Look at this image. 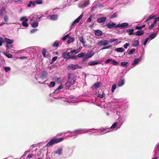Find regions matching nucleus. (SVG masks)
Returning a JSON list of instances; mask_svg holds the SVG:
<instances>
[{"label":"nucleus","mask_w":159,"mask_h":159,"mask_svg":"<svg viewBox=\"0 0 159 159\" xmlns=\"http://www.w3.org/2000/svg\"><path fill=\"white\" fill-rule=\"evenodd\" d=\"M68 80L65 84V86L66 89H69L71 85L75 84L76 82L75 80L74 79L75 76L71 73H69L68 74Z\"/></svg>","instance_id":"f257e3e1"},{"label":"nucleus","mask_w":159,"mask_h":159,"mask_svg":"<svg viewBox=\"0 0 159 159\" xmlns=\"http://www.w3.org/2000/svg\"><path fill=\"white\" fill-rule=\"evenodd\" d=\"M63 138H53L47 144L46 146L48 147L52 146L54 144L62 141L63 140Z\"/></svg>","instance_id":"f03ea898"},{"label":"nucleus","mask_w":159,"mask_h":159,"mask_svg":"<svg viewBox=\"0 0 159 159\" xmlns=\"http://www.w3.org/2000/svg\"><path fill=\"white\" fill-rule=\"evenodd\" d=\"M95 129H95L94 128H92L91 129H78L72 131H68L66 132L65 133H68L69 132H71V133L77 132V134H81L83 133H87V132H89V130H94Z\"/></svg>","instance_id":"7ed1b4c3"},{"label":"nucleus","mask_w":159,"mask_h":159,"mask_svg":"<svg viewBox=\"0 0 159 159\" xmlns=\"http://www.w3.org/2000/svg\"><path fill=\"white\" fill-rule=\"evenodd\" d=\"M20 20L22 21V25L25 27H27L29 25L27 23V21L28 20V19L26 18V16H23L20 18Z\"/></svg>","instance_id":"20e7f679"},{"label":"nucleus","mask_w":159,"mask_h":159,"mask_svg":"<svg viewBox=\"0 0 159 159\" xmlns=\"http://www.w3.org/2000/svg\"><path fill=\"white\" fill-rule=\"evenodd\" d=\"M117 28L120 27L121 29H124L126 28L129 27H130L131 25L129 26L128 23L126 22H124L118 24L117 25Z\"/></svg>","instance_id":"39448f33"},{"label":"nucleus","mask_w":159,"mask_h":159,"mask_svg":"<svg viewBox=\"0 0 159 159\" xmlns=\"http://www.w3.org/2000/svg\"><path fill=\"white\" fill-rule=\"evenodd\" d=\"M62 88H63V86L61 85H60L58 88L54 91V92L51 94L52 96L54 98L58 99V98H56L53 97L54 94L58 93L60 92V90Z\"/></svg>","instance_id":"423d86ee"},{"label":"nucleus","mask_w":159,"mask_h":159,"mask_svg":"<svg viewBox=\"0 0 159 159\" xmlns=\"http://www.w3.org/2000/svg\"><path fill=\"white\" fill-rule=\"evenodd\" d=\"M107 26L109 29H112L115 28H117V25L112 22H108L106 25Z\"/></svg>","instance_id":"0eeeda50"},{"label":"nucleus","mask_w":159,"mask_h":159,"mask_svg":"<svg viewBox=\"0 0 159 159\" xmlns=\"http://www.w3.org/2000/svg\"><path fill=\"white\" fill-rule=\"evenodd\" d=\"M109 43V41L107 40H102L100 41L98 43V45L102 46H105L107 45Z\"/></svg>","instance_id":"6e6552de"},{"label":"nucleus","mask_w":159,"mask_h":159,"mask_svg":"<svg viewBox=\"0 0 159 159\" xmlns=\"http://www.w3.org/2000/svg\"><path fill=\"white\" fill-rule=\"evenodd\" d=\"M79 66L78 65H74L73 64H71L68 66V70H74L77 68H79Z\"/></svg>","instance_id":"1a4fd4ad"},{"label":"nucleus","mask_w":159,"mask_h":159,"mask_svg":"<svg viewBox=\"0 0 159 159\" xmlns=\"http://www.w3.org/2000/svg\"><path fill=\"white\" fill-rule=\"evenodd\" d=\"M63 150V148L62 147L58 148L57 150L54 152V153L57 154L60 156L62 154Z\"/></svg>","instance_id":"9d476101"},{"label":"nucleus","mask_w":159,"mask_h":159,"mask_svg":"<svg viewBox=\"0 0 159 159\" xmlns=\"http://www.w3.org/2000/svg\"><path fill=\"white\" fill-rule=\"evenodd\" d=\"M83 14L80 15L77 19H76L71 24V26H72L75 25V24L78 23L81 18L83 16Z\"/></svg>","instance_id":"9b49d317"},{"label":"nucleus","mask_w":159,"mask_h":159,"mask_svg":"<svg viewBox=\"0 0 159 159\" xmlns=\"http://www.w3.org/2000/svg\"><path fill=\"white\" fill-rule=\"evenodd\" d=\"M94 54V52L93 51H91L86 53L84 58L86 59H89L93 57Z\"/></svg>","instance_id":"f8f14e48"},{"label":"nucleus","mask_w":159,"mask_h":159,"mask_svg":"<svg viewBox=\"0 0 159 159\" xmlns=\"http://www.w3.org/2000/svg\"><path fill=\"white\" fill-rule=\"evenodd\" d=\"M48 72L47 71L44 70L40 74V78L42 79L46 78L47 77Z\"/></svg>","instance_id":"ddd939ff"},{"label":"nucleus","mask_w":159,"mask_h":159,"mask_svg":"<svg viewBox=\"0 0 159 159\" xmlns=\"http://www.w3.org/2000/svg\"><path fill=\"white\" fill-rule=\"evenodd\" d=\"M142 59L141 57H140L139 58H135L132 64V65L133 66H134L136 65L138 62L140 61Z\"/></svg>","instance_id":"4468645a"},{"label":"nucleus","mask_w":159,"mask_h":159,"mask_svg":"<svg viewBox=\"0 0 159 159\" xmlns=\"http://www.w3.org/2000/svg\"><path fill=\"white\" fill-rule=\"evenodd\" d=\"M125 80L124 79H120L117 83V85L118 87H121L124 84Z\"/></svg>","instance_id":"2eb2a0df"},{"label":"nucleus","mask_w":159,"mask_h":159,"mask_svg":"<svg viewBox=\"0 0 159 159\" xmlns=\"http://www.w3.org/2000/svg\"><path fill=\"white\" fill-rule=\"evenodd\" d=\"M62 56L65 59H68L70 58V56L69 52H63L62 53Z\"/></svg>","instance_id":"dca6fc26"},{"label":"nucleus","mask_w":159,"mask_h":159,"mask_svg":"<svg viewBox=\"0 0 159 159\" xmlns=\"http://www.w3.org/2000/svg\"><path fill=\"white\" fill-rule=\"evenodd\" d=\"M157 34L155 33H153L151 34H150L148 35V39L150 40H152L154 39L157 36Z\"/></svg>","instance_id":"f3484780"},{"label":"nucleus","mask_w":159,"mask_h":159,"mask_svg":"<svg viewBox=\"0 0 159 159\" xmlns=\"http://www.w3.org/2000/svg\"><path fill=\"white\" fill-rule=\"evenodd\" d=\"M89 4V0H87L85 1L84 2V4L82 5H81L80 7L81 8H84L87 6H88Z\"/></svg>","instance_id":"a211bd4d"},{"label":"nucleus","mask_w":159,"mask_h":159,"mask_svg":"<svg viewBox=\"0 0 159 159\" xmlns=\"http://www.w3.org/2000/svg\"><path fill=\"white\" fill-rule=\"evenodd\" d=\"M4 41L5 42L6 44H11L14 42V40L12 39H9L5 38V40Z\"/></svg>","instance_id":"6ab92c4d"},{"label":"nucleus","mask_w":159,"mask_h":159,"mask_svg":"<svg viewBox=\"0 0 159 159\" xmlns=\"http://www.w3.org/2000/svg\"><path fill=\"white\" fill-rule=\"evenodd\" d=\"M99 63V62H96L94 61H91L88 62V64L90 66H93L97 65Z\"/></svg>","instance_id":"aec40b11"},{"label":"nucleus","mask_w":159,"mask_h":159,"mask_svg":"<svg viewBox=\"0 0 159 159\" xmlns=\"http://www.w3.org/2000/svg\"><path fill=\"white\" fill-rule=\"evenodd\" d=\"M95 34L98 36H100L102 35V33L101 30H97L95 31Z\"/></svg>","instance_id":"412c9836"},{"label":"nucleus","mask_w":159,"mask_h":159,"mask_svg":"<svg viewBox=\"0 0 159 159\" xmlns=\"http://www.w3.org/2000/svg\"><path fill=\"white\" fill-rule=\"evenodd\" d=\"M106 19L107 18L106 17H101L97 19V21L99 23H101L105 22Z\"/></svg>","instance_id":"4be33fe9"},{"label":"nucleus","mask_w":159,"mask_h":159,"mask_svg":"<svg viewBox=\"0 0 159 159\" xmlns=\"http://www.w3.org/2000/svg\"><path fill=\"white\" fill-rule=\"evenodd\" d=\"M134 30L133 29H127L126 30V32L128 33L129 35H135V33H134Z\"/></svg>","instance_id":"5701e85b"},{"label":"nucleus","mask_w":159,"mask_h":159,"mask_svg":"<svg viewBox=\"0 0 159 159\" xmlns=\"http://www.w3.org/2000/svg\"><path fill=\"white\" fill-rule=\"evenodd\" d=\"M58 16L57 14H54L50 16V19L52 20H57Z\"/></svg>","instance_id":"b1692460"},{"label":"nucleus","mask_w":159,"mask_h":159,"mask_svg":"<svg viewBox=\"0 0 159 159\" xmlns=\"http://www.w3.org/2000/svg\"><path fill=\"white\" fill-rule=\"evenodd\" d=\"M139 44V41L138 40H135L134 41L132 44L133 46L134 47H136L138 46Z\"/></svg>","instance_id":"393cba45"},{"label":"nucleus","mask_w":159,"mask_h":159,"mask_svg":"<svg viewBox=\"0 0 159 159\" xmlns=\"http://www.w3.org/2000/svg\"><path fill=\"white\" fill-rule=\"evenodd\" d=\"M100 83L99 82L95 84L92 86L93 89H96L100 86Z\"/></svg>","instance_id":"a878e982"},{"label":"nucleus","mask_w":159,"mask_h":159,"mask_svg":"<svg viewBox=\"0 0 159 159\" xmlns=\"http://www.w3.org/2000/svg\"><path fill=\"white\" fill-rule=\"evenodd\" d=\"M79 39L80 40V42L82 43L83 45L84 46H86V45H85V43H86V42L84 41L83 36H81V37H80L79 38Z\"/></svg>","instance_id":"bb28decb"},{"label":"nucleus","mask_w":159,"mask_h":159,"mask_svg":"<svg viewBox=\"0 0 159 159\" xmlns=\"http://www.w3.org/2000/svg\"><path fill=\"white\" fill-rule=\"evenodd\" d=\"M144 34V33L142 30H138L137 31L136 33H135V35L140 36Z\"/></svg>","instance_id":"cd10ccee"},{"label":"nucleus","mask_w":159,"mask_h":159,"mask_svg":"<svg viewBox=\"0 0 159 159\" xmlns=\"http://www.w3.org/2000/svg\"><path fill=\"white\" fill-rule=\"evenodd\" d=\"M31 25L32 27L35 28L38 26L39 23L38 22L35 21L31 23Z\"/></svg>","instance_id":"c85d7f7f"},{"label":"nucleus","mask_w":159,"mask_h":159,"mask_svg":"<svg viewBox=\"0 0 159 159\" xmlns=\"http://www.w3.org/2000/svg\"><path fill=\"white\" fill-rule=\"evenodd\" d=\"M115 51L118 52H124V50L122 48H116Z\"/></svg>","instance_id":"c756f323"},{"label":"nucleus","mask_w":159,"mask_h":159,"mask_svg":"<svg viewBox=\"0 0 159 159\" xmlns=\"http://www.w3.org/2000/svg\"><path fill=\"white\" fill-rule=\"evenodd\" d=\"M74 40V39L73 37H69V39L67 41V43L68 44H70L71 42H73Z\"/></svg>","instance_id":"7c9ffc66"},{"label":"nucleus","mask_w":159,"mask_h":159,"mask_svg":"<svg viewBox=\"0 0 159 159\" xmlns=\"http://www.w3.org/2000/svg\"><path fill=\"white\" fill-rule=\"evenodd\" d=\"M111 63L114 65L116 66L118 64V63L117 61L113 59L112 58H111Z\"/></svg>","instance_id":"2f4dec72"},{"label":"nucleus","mask_w":159,"mask_h":159,"mask_svg":"<svg viewBox=\"0 0 159 159\" xmlns=\"http://www.w3.org/2000/svg\"><path fill=\"white\" fill-rule=\"evenodd\" d=\"M128 63V62H122L120 63V66L123 67H126L127 66V65Z\"/></svg>","instance_id":"473e14b6"},{"label":"nucleus","mask_w":159,"mask_h":159,"mask_svg":"<svg viewBox=\"0 0 159 159\" xmlns=\"http://www.w3.org/2000/svg\"><path fill=\"white\" fill-rule=\"evenodd\" d=\"M46 50L45 49L43 48L42 50V53L44 57H47V56L46 55Z\"/></svg>","instance_id":"72a5a7b5"},{"label":"nucleus","mask_w":159,"mask_h":159,"mask_svg":"<svg viewBox=\"0 0 159 159\" xmlns=\"http://www.w3.org/2000/svg\"><path fill=\"white\" fill-rule=\"evenodd\" d=\"M128 107V106L126 103L123 104L120 107L121 108H122L123 110L127 108Z\"/></svg>","instance_id":"f704fd0d"},{"label":"nucleus","mask_w":159,"mask_h":159,"mask_svg":"<svg viewBox=\"0 0 159 159\" xmlns=\"http://www.w3.org/2000/svg\"><path fill=\"white\" fill-rule=\"evenodd\" d=\"M98 7V5L97 4H96L95 5L93 6L91 8L90 11L91 12H92L95 11L97 8Z\"/></svg>","instance_id":"c9c22d12"},{"label":"nucleus","mask_w":159,"mask_h":159,"mask_svg":"<svg viewBox=\"0 0 159 159\" xmlns=\"http://www.w3.org/2000/svg\"><path fill=\"white\" fill-rule=\"evenodd\" d=\"M4 20L5 22V23L7 24V22H8L9 20L8 16L7 15H5L4 16Z\"/></svg>","instance_id":"e433bc0d"},{"label":"nucleus","mask_w":159,"mask_h":159,"mask_svg":"<svg viewBox=\"0 0 159 159\" xmlns=\"http://www.w3.org/2000/svg\"><path fill=\"white\" fill-rule=\"evenodd\" d=\"M116 84H113L111 87V92H114L115 90L116 89Z\"/></svg>","instance_id":"4c0bfd02"},{"label":"nucleus","mask_w":159,"mask_h":159,"mask_svg":"<svg viewBox=\"0 0 159 159\" xmlns=\"http://www.w3.org/2000/svg\"><path fill=\"white\" fill-rule=\"evenodd\" d=\"M4 54L7 57V58H12V56L11 54H7L6 53V52L4 53Z\"/></svg>","instance_id":"58836bf2"},{"label":"nucleus","mask_w":159,"mask_h":159,"mask_svg":"<svg viewBox=\"0 0 159 159\" xmlns=\"http://www.w3.org/2000/svg\"><path fill=\"white\" fill-rule=\"evenodd\" d=\"M53 47H57L59 46V42L58 41H56L52 45Z\"/></svg>","instance_id":"ea45409f"},{"label":"nucleus","mask_w":159,"mask_h":159,"mask_svg":"<svg viewBox=\"0 0 159 159\" xmlns=\"http://www.w3.org/2000/svg\"><path fill=\"white\" fill-rule=\"evenodd\" d=\"M154 17V16H152V15H151V16H149L146 19V20H145V22H147L149 20H151Z\"/></svg>","instance_id":"a19ab883"},{"label":"nucleus","mask_w":159,"mask_h":159,"mask_svg":"<svg viewBox=\"0 0 159 159\" xmlns=\"http://www.w3.org/2000/svg\"><path fill=\"white\" fill-rule=\"evenodd\" d=\"M117 124L118 123L117 122H115L112 124V125L111 127L110 128L112 129L116 128Z\"/></svg>","instance_id":"79ce46f5"},{"label":"nucleus","mask_w":159,"mask_h":159,"mask_svg":"<svg viewBox=\"0 0 159 159\" xmlns=\"http://www.w3.org/2000/svg\"><path fill=\"white\" fill-rule=\"evenodd\" d=\"M55 82L54 81L51 82L50 83V84L48 85V86L49 87H53L55 86Z\"/></svg>","instance_id":"37998d69"},{"label":"nucleus","mask_w":159,"mask_h":159,"mask_svg":"<svg viewBox=\"0 0 159 159\" xmlns=\"http://www.w3.org/2000/svg\"><path fill=\"white\" fill-rule=\"evenodd\" d=\"M4 42V39L2 37H0V46H1L2 45V43Z\"/></svg>","instance_id":"c03bdc74"},{"label":"nucleus","mask_w":159,"mask_h":159,"mask_svg":"<svg viewBox=\"0 0 159 159\" xmlns=\"http://www.w3.org/2000/svg\"><path fill=\"white\" fill-rule=\"evenodd\" d=\"M85 53L84 52H81L80 54H79L77 56L79 57L80 58L83 57L85 55Z\"/></svg>","instance_id":"a18cd8bd"},{"label":"nucleus","mask_w":159,"mask_h":159,"mask_svg":"<svg viewBox=\"0 0 159 159\" xmlns=\"http://www.w3.org/2000/svg\"><path fill=\"white\" fill-rule=\"evenodd\" d=\"M36 4H41L43 3V1L42 0H36L35 1Z\"/></svg>","instance_id":"49530a36"},{"label":"nucleus","mask_w":159,"mask_h":159,"mask_svg":"<svg viewBox=\"0 0 159 159\" xmlns=\"http://www.w3.org/2000/svg\"><path fill=\"white\" fill-rule=\"evenodd\" d=\"M6 47L7 49H9L12 47V45L10 44H6Z\"/></svg>","instance_id":"de8ad7c7"},{"label":"nucleus","mask_w":159,"mask_h":159,"mask_svg":"<svg viewBox=\"0 0 159 159\" xmlns=\"http://www.w3.org/2000/svg\"><path fill=\"white\" fill-rule=\"evenodd\" d=\"M111 45H109L107 46L106 47H103L102 48H101V50H103L105 49H109V48H111Z\"/></svg>","instance_id":"09e8293b"},{"label":"nucleus","mask_w":159,"mask_h":159,"mask_svg":"<svg viewBox=\"0 0 159 159\" xmlns=\"http://www.w3.org/2000/svg\"><path fill=\"white\" fill-rule=\"evenodd\" d=\"M38 31V29H33L31 30L30 32L31 34L34 33Z\"/></svg>","instance_id":"8fccbe9b"},{"label":"nucleus","mask_w":159,"mask_h":159,"mask_svg":"<svg viewBox=\"0 0 159 159\" xmlns=\"http://www.w3.org/2000/svg\"><path fill=\"white\" fill-rule=\"evenodd\" d=\"M135 49L134 48L132 49L128 52L129 54H132L135 52Z\"/></svg>","instance_id":"3c124183"},{"label":"nucleus","mask_w":159,"mask_h":159,"mask_svg":"<svg viewBox=\"0 0 159 159\" xmlns=\"http://www.w3.org/2000/svg\"><path fill=\"white\" fill-rule=\"evenodd\" d=\"M104 93H99L98 94V96L101 98H103L104 97Z\"/></svg>","instance_id":"603ef678"},{"label":"nucleus","mask_w":159,"mask_h":159,"mask_svg":"<svg viewBox=\"0 0 159 159\" xmlns=\"http://www.w3.org/2000/svg\"><path fill=\"white\" fill-rule=\"evenodd\" d=\"M155 150L156 151H158L159 150V143H158L155 146Z\"/></svg>","instance_id":"864d4df0"},{"label":"nucleus","mask_w":159,"mask_h":159,"mask_svg":"<svg viewBox=\"0 0 159 159\" xmlns=\"http://www.w3.org/2000/svg\"><path fill=\"white\" fill-rule=\"evenodd\" d=\"M148 38H147L145 39V40L144 41V42H143V44L144 45V46H145L147 43L148 42Z\"/></svg>","instance_id":"5fc2aeb1"},{"label":"nucleus","mask_w":159,"mask_h":159,"mask_svg":"<svg viewBox=\"0 0 159 159\" xmlns=\"http://www.w3.org/2000/svg\"><path fill=\"white\" fill-rule=\"evenodd\" d=\"M143 26H137L135 27V29L136 30H141L143 28Z\"/></svg>","instance_id":"6e6d98bb"},{"label":"nucleus","mask_w":159,"mask_h":159,"mask_svg":"<svg viewBox=\"0 0 159 159\" xmlns=\"http://www.w3.org/2000/svg\"><path fill=\"white\" fill-rule=\"evenodd\" d=\"M69 34H67L66 35L64 36L62 38L63 40H65L67 38H69Z\"/></svg>","instance_id":"4d7b16f0"},{"label":"nucleus","mask_w":159,"mask_h":159,"mask_svg":"<svg viewBox=\"0 0 159 159\" xmlns=\"http://www.w3.org/2000/svg\"><path fill=\"white\" fill-rule=\"evenodd\" d=\"M92 17L93 16L92 15H90L89 16V17L88 18L87 21L89 22H90L92 20Z\"/></svg>","instance_id":"13d9d810"},{"label":"nucleus","mask_w":159,"mask_h":159,"mask_svg":"<svg viewBox=\"0 0 159 159\" xmlns=\"http://www.w3.org/2000/svg\"><path fill=\"white\" fill-rule=\"evenodd\" d=\"M4 69L5 71L6 72H7L10 70V67H6Z\"/></svg>","instance_id":"bf43d9fd"},{"label":"nucleus","mask_w":159,"mask_h":159,"mask_svg":"<svg viewBox=\"0 0 159 159\" xmlns=\"http://www.w3.org/2000/svg\"><path fill=\"white\" fill-rule=\"evenodd\" d=\"M34 156V154H29V155L27 157V159H30L32 158Z\"/></svg>","instance_id":"052dcab7"},{"label":"nucleus","mask_w":159,"mask_h":159,"mask_svg":"<svg viewBox=\"0 0 159 159\" xmlns=\"http://www.w3.org/2000/svg\"><path fill=\"white\" fill-rule=\"evenodd\" d=\"M117 40V39H109V42H110V43H112V42H113L116 40Z\"/></svg>","instance_id":"680f3d73"},{"label":"nucleus","mask_w":159,"mask_h":159,"mask_svg":"<svg viewBox=\"0 0 159 159\" xmlns=\"http://www.w3.org/2000/svg\"><path fill=\"white\" fill-rule=\"evenodd\" d=\"M129 44L128 43H126L124 45V47L125 48H127L129 46Z\"/></svg>","instance_id":"e2e57ef3"},{"label":"nucleus","mask_w":159,"mask_h":159,"mask_svg":"<svg viewBox=\"0 0 159 159\" xmlns=\"http://www.w3.org/2000/svg\"><path fill=\"white\" fill-rule=\"evenodd\" d=\"M77 57L75 55H74V56H70V58L73 59H77Z\"/></svg>","instance_id":"0e129e2a"},{"label":"nucleus","mask_w":159,"mask_h":159,"mask_svg":"<svg viewBox=\"0 0 159 159\" xmlns=\"http://www.w3.org/2000/svg\"><path fill=\"white\" fill-rule=\"evenodd\" d=\"M29 152V151H25L24 154V155L21 157L20 159L22 158L24 156H25Z\"/></svg>","instance_id":"69168bd1"},{"label":"nucleus","mask_w":159,"mask_h":159,"mask_svg":"<svg viewBox=\"0 0 159 159\" xmlns=\"http://www.w3.org/2000/svg\"><path fill=\"white\" fill-rule=\"evenodd\" d=\"M111 58L107 59L105 62L106 64H108L111 61Z\"/></svg>","instance_id":"338daca9"},{"label":"nucleus","mask_w":159,"mask_h":159,"mask_svg":"<svg viewBox=\"0 0 159 159\" xmlns=\"http://www.w3.org/2000/svg\"><path fill=\"white\" fill-rule=\"evenodd\" d=\"M154 24H152L148 28L149 30L152 29L154 26Z\"/></svg>","instance_id":"774afa93"}]
</instances>
